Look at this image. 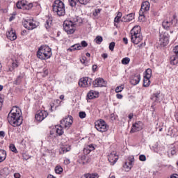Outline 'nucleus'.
Returning <instances> with one entry per match:
<instances>
[{
  "label": "nucleus",
  "mask_w": 178,
  "mask_h": 178,
  "mask_svg": "<svg viewBox=\"0 0 178 178\" xmlns=\"http://www.w3.org/2000/svg\"><path fill=\"white\" fill-rule=\"evenodd\" d=\"M131 41L134 45H137L138 49H143L145 47V42H143V35H141V27L135 26L130 31Z\"/></svg>",
  "instance_id": "nucleus-1"
},
{
  "label": "nucleus",
  "mask_w": 178,
  "mask_h": 178,
  "mask_svg": "<svg viewBox=\"0 0 178 178\" xmlns=\"http://www.w3.org/2000/svg\"><path fill=\"white\" fill-rule=\"evenodd\" d=\"M8 122L13 127H17V126H20L23 123L20 108L16 106L13 107L8 115Z\"/></svg>",
  "instance_id": "nucleus-2"
},
{
  "label": "nucleus",
  "mask_w": 178,
  "mask_h": 178,
  "mask_svg": "<svg viewBox=\"0 0 178 178\" xmlns=\"http://www.w3.org/2000/svg\"><path fill=\"white\" fill-rule=\"evenodd\" d=\"M37 56L42 60L49 59L52 56V49L47 45L41 46L37 51Z\"/></svg>",
  "instance_id": "nucleus-3"
},
{
  "label": "nucleus",
  "mask_w": 178,
  "mask_h": 178,
  "mask_svg": "<svg viewBox=\"0 0 178 178\" xmlns=\"http://www.w3.org/2000/svg\"><path fill=\"white\" fill-rule=\"evenodd\" d=\"M53 11L56 13L58 16H65L66 13V8H65V3L60 0L54 1L53 6Z\"/></svg>",
  "instance_id": "nucleus-4"
},
{
  "label": "nucleus",
  "mask_w": 178,
  "mask_h": 178,
  "mask_svg": "<svg viewBox=\"0 0 178 178\" xmlns=\"http://www.w3.org/2000/svg\"><path fill=\"white\" fill-rule=\"evenodd\" d=\"M178 24V20L176 15L166 17L162 23V26L165 30H170L172 27H176Z\"/></svg>",
  "instance_id": "nucleus-5"
},
{
  "label": "nucleus",
  "mask_w": 178,
  "mask_h": 178,
  "mask_svg": "<svg viewBox=\"0 0 178 178\" xmlns=\"http://www.w3.org/2000/svg\"><path fill=\"white\" fill-rule=\"evenodd\" d=\"M157 44L161 48L166 47V45L169 44V34L166 32L161 33L159 35V39L157 41Z\"/></svg>",
  "instance_id": "nucleus-6"
},
{
  "label": "nucleus",
  "mask_w": 178,
  "mask_h": 178,
  "mask_svg": "<svg viewBox=\"0 0 178 178\" xmlns=\"http://www.w3.org/2000/svg\"><path fill=\"white\" fill-rule=\"evenodd\" d=\"M64 30L68 34H73L76 31V25L72 21L65 20L63 24Z\"/></svg>",
  "instance_id": "nucleus-7"
},
{
  "label": "nucleus",
  "mask_w": 178,
  "mask_h": 178,
  "mask_svg": "<svg viewBox=\"0 0 178 178\" xmlns=\"http://www.w3.org/2000/svg\"><path fill=\"white\" fill-rule=\"evenodd\" d=\"M95 127L97 131L105 133L108 130V125L103 120H99L95 122Z\"/></svg>",
  "instance_id": "nucleus-8"
},
{
  "label": "nucleus",
  "mask_w": 178,
  "mask_h": 178,
  "mask_svg": "<svg viewBox=\"0 0 178 178\" xmlns=\"http://www.w3.org/2000/svg\"><path fill=\"white\" fill-rule=\"evenodd\" d=\"M63 126L61 125H56L55 127L50 131V137L53 138H56L58 136L63 135Z\"/></svg>",
  "instance_id": "nucleus-9"
},
{
  "label": "nucleus",
  "mask_w": 178,
  "mask_h": 178,
  "mask_svg": "<svg viewBox=\"0 0 178 178\" xmlns=\"http://www.w3.org/2000/svg\"><path fill=\"white\" fill-rule=\"evenodd\" d=\"M91 83H92V79L91 78L83 77L79 79V86L82 88H87V87L91 86Z\"/></svg>",
  "instance_id": "nucleus-10"
},
{
  "label": "nucleus",
  "mask_w": 178,
  "mask_h": 178,
  "mask_svg": "<svg viewBox=\"0 0 178 178\" xmlns=\"http://www.w3.org/2000/svg\"><path fill=\"white\" fill-rule=\"evenodd\" d=\"M134 163V156H130L123 165L124 170H125V172H130V170H131V168H133Z\"/></svg>",
  "instance_id": "nucleus-11"
},
{
  "label": "nucleus",
  "mask_w": 178,
  "mask_h": 178,
  "mask_svg": "<svg viewBox=\"0 0 178 178\" xmlns=\"http://www.w3.org/2000/svg\"><path fill=\"white\" fill-rule=\"evenodd\" d=\"M60 124L64 127L65 129H70V126L73 124V117L68 116L64 119H63L60 121Z\"/></svg>",
  "instance_id": "nucleus-12"
},
{
  "label": "nucleus",
  "mask_w": 178,
  "mask_h": 178,
  "mask_svg": "<svg viewBox=\"0 0 178 178\" xmlns=\"http://www.w3.org/2000/svg\"><path fill=\"white\" fill-rule=\"evenodd\" d=\"M17 9H25L26 10H29V9H31V8H33V3L29 4L26 3V1L22 0L17 3Z\"/></svg>",
  "instance_id": "nucleus-13"
},
{
  "label": "nucleus",
  "mask_w": 178,
  "mask_h": 178,
  "mask_svg": "<svg viewBox=\"0 0 178 178\" xmlns=\"http://www.w3.org/2000/svg\"><path fill=\"white\" fill-rule=\"evenodd\" d=\"M48 116V113L44 110L38 111L35 118L38 122H42Z\"/></svg>",
  "instance_id": "nucleus-14"
},
{
  "label": "nucleus",
  "mask_w": 178,
  "mask_h": 178,
  "mask_svg": "<svg viewBox=\"0 0 178 178\" xmlns=\"http://www.w3.org/2000/svg\"><path fill=\"white\" fill-rule=\"evenodd\" d=\"M143 122L137 121L134 124H132L131 129L130 133H136V131H140V130H143Z\"/></svg>",
  "instance_id": "nucleus-15"
},
{
  "label": "nucleus",
  "mask_w": 178,
  "mask_h": 178,
  "mask_svg": "<svg viewBox=\"0 0 178 178\" xmlns=\"http://www.w3.org/2000/svg\"><path fill=\"white\" fill-rule=\"evenodd\" d=\"M141 80V75L140 74L137 73L134 75H132L130 77V83L132 84V86H137L138 83H140Z\"/></svg>",
  "instance_id": "nucleus-16"
},
{
  "label": "nucleus",
  "mask_w": 178,
  "mask_h": 178,
  "mask_svg": "<svg viewBox=\"0 0 178 178\" xmlns=\"http://www.w3.org/2000/svg\"><path fill=\"white\" fill-rule=\"evenodd\" d=\"M151 7V4L148 1H145L142 3L141 8L139 12H140V15L143 13H145V12H148L149 10V8Z\"/></svg>",
  "instance_id": "nucleus-17"
},
{
  "label": "nucleus",
  "mask_w": 178,
  "mask_h": 178,
  "mask_svg": "<svg viewBox=\"0 0 178 178\" xmlns=\"http://www.w3.org/2000/svg\"><path fill=\"white\" fill-rule=\"evenodd\" d=\"M93 86L95 87H106V81L102 78H97L93 81Z\"/></svg>",
  "instance_id": "nucleus-18"
},
{
  "label": "nucleus",
  "mask_w": 178,
  "mask_h": 178,
  "mask_svg": "<svg viewBox=\"0 0 178 178\" xmlns=\"http://www.w3.org/2000/svg\"><path fill=\"white\" fill-rule=\"evenodd\" d=\"M163 98V95L161 94V91H158L156 93H154L151 97V100L154 102H161L162 99Z\"/></svg>",
  "instance_id": "nucleus-19"
},
{
  "label": "nucleus",
  "mask_w": 178,
  "mask_h": 178,
  "mask_svg": "<svg viewBox=\"0 0 178 178\" xmlns=\"http://www.w3.org/2000/svg\"><path fill=\"white\" fill-rule=\"evenodd\" d=\"M7 38L10 40V41H15L17 38V35H16V31L13 30V29H10L8 31L7 33Z\"/></svg>",
  "instance_id": "nucleus-20"
},
{
  "label": "nucleus",
  "mask_w": 178,
  "mask_h": 178,
  "mask_svg": "<svg viewBox=\"0 0 178 178\" xmlns=\"http://www.w3.org/2000/svg\"><path fill=\"white\" fill-rule=\"evenodd\" d=\"M91 0H69L70 6H76L79 2L81 5H87Z\"/></svg>",
  "instance_id": "nucleus-21"
},
{
  "label": "nucleus",
  "mask_w": 178,
  "mask_h": 178,
  "mask_svg": "<svg viewBox=\"0 0 178 178\" xmlns=\"http://www.w3.org/2000/svg\"><path fill=\"white\" fill-rule=\"evenodd\" d=\"M23 24L24 27H25V29L27 30H34V29L37 28V25H35V24L31 21H25L24 22Z\"/></svg>",
  "instance_id": "nucleus-22"
},
{
  "label": "nucleus",
  "mask_w": 178,
  "mask_h": 178,
  "mask_svg": "<svg viewBox=\"0 0 178 178\" xmlns=\"http://www.w3.org/2000/svg\"><path fill=\"white\" fill-rule=\"evenodd\" d=\"M122 13L118 12L117 13V15L114 18V26H115V27H119V23H120V22H122Z\"/></svg>",
  "instance_id": "nucleus-23"
},
{
  "label": "nucleus",
  "mask_w": 178,
  "mask_h": 178,
  "mask_svg": "<svg viewBox=\"0 0 178 178\" xmlns=\"http://www.w3.org/2000/svg\"><path fill=\"white\" fill-rule=\"evenodd\" d=\"M89 99H94V98H98L99 97V92L95 90H90L87 95Z\"/></svg>",
  "instance_id": "nucleus-24"
},
{
  "label": "nucleus",
  "mask_w": 178,
  "mask_h": 178,
  "mask_svg": "<svg viewBox=\"0 0 178 178\" xmlns=\"http://www.w3.org/2000/svg\"><path fill=\"white\" fill-rule=\"evenodd\" d=\"M133 19H134V13H131L127 15H124L122 18V22H123L124 23H129V22H131V20H133Z\"/></svg>",
  "instance_id": "nucleus-25"
},
{
  "label": "nucleus",
  "mask_w": 178,
  "mask_h": 178,
  "mask_svg": "<svg viewBox=\"0 0 178 178\" xmlns=\"http://www.w3.org/2000/svg\"><path fill=\"white\" fill-rule=\"evenodd\" d=\"M70 149H72L70 145L63 144L60 147V154H66V152H69Z\"/></svg>",
  "instance_id": "nucleus-26"
},
{
  "label": "nucleus",
  "mask_w": 178,
  "mask_h": 178,
  "mask_svg": "<svg viewBox=\"0 0 178 178\" xmlns=\"http://www.w3.org/2000/svg\"><path fill=\"white\" fill-rule=\"evenodd\" d=\"M81 45L80 44H75L67 49L68 52H73V51H80Z\"/></svg>",
  "instance_id": "nucleus-27"
},
{
  "label": "nucleus",
  "mask_w": 178,
  "mask_h": 178,
  "mask_svg": "<svg viewBox=\"0 0 178 178\" xmlns=\"http://www.w3.org/2000/svg\"><path fill=\"white\" fill-rule=\"evenodd\" d=\"M19 67V62L17 60H13L10 67H8V72H13L16 67Z\"/></svg>",
  "instance_id": "nucleus-28"
},
{
  "label": "nucleus",
  "mask_w": 178,
  "mask_h": 178,
  "mask_svg": "<svg viewBox=\"0 0 178 178\" xmlns=\"http://www.w3.org/2000/svg\"><path fill=\"white\" fill-rule=\"evenodd\" d=\"M6 159V151L0 149V163H2Z\"/></svg>",
  "instance_id": "nucleus-29"
},
{
  "label": "nucleus",
  "mask_w": 178,
  "mask_h": 178,
  "mask_svg": "<svg viewBox=\"0 0 178 178\" xmlns=\"http://www.w3.org/2000/svg\"><path fill=\"white\" fill-rule=\"evenodd\" d=\"M102 10V9H101V8L95 9L92 15H93L94 17H95V19H98V17H99V15H101Z\"/></svg>",
  "instance_id": "nucleus-30"
},
{
  "label": "nucleus",
  "mask_w": 178,
  "mask_h": 178,
  "mask_svg": "<svg viewBox=\"0 0 178 178\" xmlns=\"http://www.w3.org/2000/svg\"><path fill=\"white\" fill-rule=\"evenodd\" d=\"M170 63H171V65H177V63H178V56L173 55L170 58Z\"/></svg>",
  "instance_id": "nucleus-31"
},
{
  "label": "nucleus",
  "mask_w": 178,
  "mask_h": 178,
  "mask_svg": "<svg viewBox=\"0 0 178 178\" xmlns=\"http://www.w3.org/2000/svg\"><path fill=\"white\" fill-rule=\"evenodd\" d=\"M84 178H98V174L95 173V174H90V173H87L83 175Z\"/></svg>",
  "instance_id": "nucleus-32"
},
{
  "label": "nucleus",
  "mask_w": 178,
  "mask_h": 178,
  "mask_svg": "<svg viewBox=\"0 0 178 178\" xmlns=\"http://www.w3.org/2000/svg\"><path fill=\"white\" fill-rule=\"evenodd\" d=\"M150 78H145L144 77L143 79V87H149L151 84V81L149 80Z\"/></svg>",
  "instance_id": "nucleus-33"
},
{
  "label": "nucleus",
  "mask_w": 178,
  "mask_h": 178,
  "mask_svg": "<svg viewBox=\"0 0 178 178\" xmlns=\"http://www.w3.org/2000/svg\"><path fill=\"white\" fill-rule=\"evenodd\" d=\"M151 76H152V70L148 68L145 71V76L144 77L151 79Z\"/></svg>",
  "instance_id": "nucleus-34"
},
{
  "label": "nucleus",
  "mask_w": 178,
  "mask_h": 178,
  "mask_svg": "<svg viewBox=\"0 0 178 178\" xmlns=\"http://www.w3.org/2000/svg\"><path fill=\"white\" fill-rule=\"evenodd\" d=\"M95 149V147H94V145H89L86 146L84 148V151H88V152H91V151H94Z\"/></svg>",
  "instance_id": "nucleus-35"
},
{
  "label": "nucleus",
  "mask_w": 178,
  "mask_h": 178,
  "mask_svg": "<svg viewBox=\"0 0 178 178\" xmlns=\"http://www.w3.org/2000/svg\"><path fill=\"white\" fill-rule=\"evenodd\" d=\"M112 157H113V165H115V163H116L118 162V161L119 160V154H116V153H113L112 154Z\"/></svg>",
  "instance_id": "nucleus-36"
},
{
  "label": "nucleus",
  "mask_w": 178,
  "mask_h": 178,
  "mask_svg": "<svg viewBox=\"0 0 178 178\" xmlns=\"http://www.w3.org/2000/svg\"><path fill=\"white\" fill-rule=\"evenodd\" d=\"M80 62L84 65L85 66H87L88 61L87 60V57L83 56L81 58H80Z\"/></svg>",
  "instance_id": "nucleus-37"
},
{
  "label": "nucleus",
  "mask_w": 178,
  "mask_h": 178,
  "mask_svg": "<svg viewBox=\"0 0 178 178\" xmlns=\"http://www.w3.org/2000/svg\"><path fill=\"white\" fill-rule=\"evenodd\" d=\"M51 26H52V19H49L46 21V23L44 24V26L47 29V30H48V29H49Z\"/></svg>",
  "instance_id": "nucleus-38"
},
{
  "label": "nucleus",
  "mask_w": 178,
  "mask_h": 178,
  "mask_svg": "<svg viewBox=\"0 0 178 178\" xmlns=\"http://www.w3.org/2000/svg\"><path fill=\"white\" fill-rule=\"evenodd\" d=\"M55 172H56V173H57V175H60V173H62V172H63V168H62V167L60 165H57L55 168Z\"/></svg>",
  "instance_id": "nucleus-39"
},
{
  "label": "nucleus",
  "mask_w": 178,
  "mask_h": 178,
  "mask_svg": "<svg viewBox=\"0 0 178 178\" xmlns=\"http://www.w3.org/2000/svg\"><path fill=\"white\" fill-rule=\"evenodd\" d=\"M80 20V19L79 18V17H72L71 20H69V22H72L73 24H74V26H76V23H79V21Z\"/></svg>",
  "instance_id": "nucleus-40"
},
{
  "label": "nucleus",
  "mask_w": 178,
  "mask_h": 178,
  "mask_svg": "<svg viewBox=\"0 0 178 178\" xmlns=\"http://www.w3.org/2000/svg\"><path fill=\"white\" fill-rule=\"evenodd\" d=\"M102 41H104V39L102 38V36H97L95 39V42H96V44H101V42H102Z\"/></svg>",
  "instance_id": "nucleus-41"
},
{
  "label": "nucleus",
  "mask_w": 178,
  "mask_h": 178,
  "mask_svg": "<svg viewBox=\"0 0 178 178\" xmlns=\"http://www.w3.org/2000/svg\"><path fill=\"white\" fill-rule=\"evenodd\" d=\"M122 65H129L130 63V58L129 57H125L122 60Z\"/></svg>",
  "instance_id": "nucleus-42"
},
{
  "label": "nucleus",
  "mask_w": 178,
  "mask_h": 178,
  "mask_svg": "<svg viewBox=\"0 0 178 178\" xmlns=\"http://www.w3.org/2000/svg\"><path fill=\"white\" fill-rule=\"evenodd\" d=\"M124 88V85H121L115 88V92H122Z\"/></svg>",
  "instance_id": "nucleus-43"
},
{
  "label": "nucleus",
  "mask_w": 178,
  "mask_h": 178,
  "mask_svg": "<svg viewBox=\"0 0 178 178\" xmlns=\"http://www.w3.org/2000/svg\"><path fill=\"white\" fill-rule=\"evenodd\" d=\"M10 149L13 152H15V154H17V149H16V146H15V145L13 144L10 145Z\"/></svg>",
  "instance_id": "nucleus-44"
},
{
  "label": "nucleus",
  "mask_w": 178,
  "mask_h": 178,
  "mask_svg": "<svg viewBox=\"0 0 178 178\" xmlns=\"http://www.w3.org/2000/svg\"><path fill=\"white\" fill-rule=\"evenodd\" d=\"M139 161L141 162H145L147 161V157L144 154H141L139 156Z\"/></svg>",
  "instance_id": "nucleus-45"
},
{
  "label": "nucleus",
  "mask_w": 178,
  "mask_h": 178,
  "mask_svg": "<svg viewBox=\"0 0 178 178\" xmlns=\"http://www.w3.org/2000/svg\"><path fill=\"white\" fill-rule=\"evenodd\" d=\"M86 116H87V114H86V112L84 111H81L79 112V118L81 119H84L86 118Z\"/></svg>",
  "instance_id": "nucleus-46"
},
{
  "label": "nucleus",
  "mask_w": 178,
  "mask_h": 178,
  "mask_svg": "<svg viewBox=\"0 0 178 178\" xmlns=\"http://www.w3.org/2000/svg\"><path fill=\"white\" fill-rule=\"evenodd\" d=\"M173 54L174 56H178V45L173 48Z\"/></svg>",
  "instance_id": "nucleus-47"
},
{
  "label": "nucleus",
  "mask_w": 178,
  "mask_h": 178,
  "mask_svg": "<svg viewBox=\"0 0 178 178\" xmlns=\"http://www.w3.org/2000/svg\"><path fill=\"white\" fill-rule=\"evenodd\" d=\"M139 20H141V22L144 20V13L141 15L140 11H139Z\"/></svg>",
  "instance_id": "nucleus-48"
},
{
  "label": "nucleus",
  "mask_w": 178,
  "mask_h": 178,
  "mask_svg": "<svg viewBox=\"0 0 178 178\" xmlns=\"http://www.w3.org/2000/svg\"><path fill=\"white\" fill-rule=\"evenodd\" d=\"M81 44V46L83 47L84 48H86V47H87V46L88 45V44L87 43V42H86V41H84V40L82 41Z\"/></svg>",
  "instance_id": "nucleus-49"
},
{
  "label": "nucleus",
  "mask_w": 178,
  "mask_h": 178,
  "mask_svg": "<svg viewBox=\"0 0 178 178\" xmlns=\"http://www.w3.org/2000/svg\"><path fill=\"white\" fill-rule=\"evenodd\" d=\"M43 73H44V74L42 75L43 77H47V76H48V70H44Z\"/></svg>",
  "instance_id": "nucleus-50"
},
{
  "label": "nucleus",
  "mask_w": 178,
  "mask_h": 178,
  "mask_svg": "<svg viewBox=\"0 0 178 178\" xmlns=\"http://www.w3.org/2000/svg\"><path fill=\"white\" fill-rule=\"evenodd\" d=\"M123 42L127 45V44H129V40H127V38H123Z\"/></svg>",
  "instance_id": "nucleus-51"
},
{
  "label": "nucleus",
  "mask_w": 178,
  "mask_h": 178,
  "mask_svg": "<svg viewBox=\"0 0 178 178\" xmlns=\"http://www.w3.org/2000/svg\"><path fill=\"white\" fill-rule=\"evenodd\" d=\"M64 163L65 165H69V163H70V160L68 159L64 160Z\"/></svg>",
  "instance_id": "nucleus-52"
},
{
  "label": "nucleus",
  "mask_w": 178,
  "mask_h": 178,
  "mask_svg": "<svg viewBox=\"0 0 178 178\" xmlns=\"http://www.w3.org/2000/svg\"><path fill=\"white\" fill-rule=\"evenodd\" d=\"M116 97L118 99H122V98H123V95H120V94H117L116 95Z\"/></svg>",
  "instance_id": "nucleus-53"
},
{
  "label": "nucleus",
  "mask_w": 178,
  "mask_h": 178,
  "mask_svg": "<svg viewBox=\"0 0 178 178\" xmlns=\"http://www.w3.org/2000/svg\"><path fill=\"white\" fill-rule=\"evenodd\" d=\"M14 177H15V178H20V177H21V175H20V174H19V173H15V174H14Z\"/></svg>",
  "instance_id": "nucleus-54"
},
{
  "label": "nucleus",
  "mask_w": 178,
  "mask_h": 178,
  "mask_svg": "<svg viewBox=\"0 0 178 178\" xmlns=\"http://www.w3.org/2000/svg\"><path fill=\"white\" fill-rule=\"evenodd\" d=\"M97 67H98V66H97V65H92V70H93V72H97Z\"/></svg>",
  "instance_id": "nucleus-55"
},
{
  "label": "nucleus",
  "mask_w": 178,
  "mask_h": 178,
  "mask_svg": "<svg viewBox=\"0 0 178 178\" xmlns=\"http://www.w3.org/2000/svg\"><path fill=\"white\" fill-rule=\"evenodd\" d=\"M102 57H103L104 59H106V58H108V54L104 53L102 54Z\"/></svg>",
  "instance_id": "nucleus-56"
},
{
  "label": "nucleus",
  "mask_w": 178,
  "mask_h": 178,
  "mask_svg": "<svg viewBox=\"0 0 178 178\" xmlns=\"http://www.w3.org/2000/svg\"><path fill=\"white\" fill-rule=\"evenodd\" d=\"M134 115H133V113H131L129 115V116H128L129 120H131L132 118H134Z\"/></svg>",
  "instance_id": "nucleus-57"
},
{
  "label": "nucleus",
  "mask_w": 178,
  "mask_h": 178,
  "mask_svg": "<svg viewBox=\"0 0 178 178\" xmlns=\"http://www.w3.org/2000/svg\"><path fill=\"white\" fill-rule=\"evenodd\" d=\"M0 137H5V132L3 131H0Z\"/></svg>",
  "instance_id": "nucleus-58"
},
{
  "label": "nucleus",
  "mask_w": 178,
  "mask_h": 178,
  "mask_svg": "<svg viewBox=\"0 0 178 178\" xmlns=\"http://www.w3.org/2000/svg\"><path fill=\"white\" fill-rule=\"evenodd\" d=\"M171 155H176V150H175V149L171 150Z\"/></svg>",
  "instance_id": "nucleus-59"
},
{
  "label": "nucleus",
  "mask_w": 178,
  "mask_h": 178,
  "mask_svg": "<svg viewBox=\"0 0 178 178\" xmlns=\"http://www.w3.org/2000/svg\"><path fill=\"white\" fill-rule=\"evenodd\" d=\"M12 20H15V16H11L10 17V19H9V21L10 22H12Z\"/></svg>",
  "instance_id": "nucleus-60"
},
{
  "label": "nucleus",
  "mask_w": 178,
  "mask_h": 178,
  "mask_svg": "<svg viewBox=\"0 0 178 178\" xmlns=\"http://www.w3.org/2000/svg\"><path fill=\"white\" fill-rule=\"evenodd\" d=\"M109 49L110 51H112V42L109 44Z\"/></svg>",
  "instance_id": "nucleus-61"
},
{
  "label": "nucleus",
  "mask_w": 178,
  "mask_h": 178,
  "mask_svg": "<svg viewBox=\"0 0 178 178\" xmlns=\"http://www.w3.org/2000/svg\"><path fill=\"white\" fill-rule=\"evenodd\" d=\"M65 99V95H61L60 96V99Z\"/></svg>",
  "instance_id": "nucleus-62"
},
{
  "label": "nucleus",
  "mask_w": 178,
  "mask_h": 178,
  "mask_svg": "<svg viewBox=\"0 0 178 178\" xmlns=\"http://www.w3.org/2000/svg\"><path fill=\"white\" fill-rule=\"evenodd\" d=\"M113 48H115V42H112V51H113Z\"/></svg>",
  "instance_id": "nucleus-63"
},
{
  "label": "nucleus",
  "mask_w": 178,
  "mask_h": 178,
  "mask_svg": "<svg viewBox=\"0 0 178 178\" xmlns=\"http://www.w3.org/2000/svg\"><path fill=\"white\" fill-rule=\"evenodd\" d=\"M108 160L109 162H111V156H108Z\"/></svg>",
  "instance_id": "nucleus-64"
}]
</instances>
